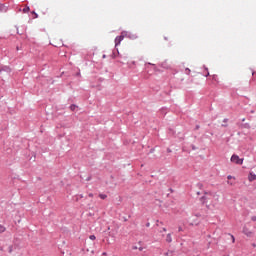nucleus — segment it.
<instances>
[{
  "instance_id": "nucleus-9",
  "label": "nucleus",
  "mask_w": 256,
  "mask_h": 256,
  "mask_svg": "<svg viewBox=\"0 0 256 256\" xmlns=\"http://www.w3.org/2000/svg\"><path fill=\"white\" fill-rule=\"evenodd\" d=\"M89 239H91V241H95V239H97V237H95V235H90Z\"/></svg>"
},
{
  "instance_id": "nucleus-21",
  "label": "nucleus",
  "mask_w": 256,
  "mask_h": 256,
  "mask_svg": "<svg viewBox=\"0 0 256 256\" xmlns=\"http://www.w3.org/2000/svg\"><path fill=\"white\" fill-rule=\"evenodd\" d=\"M179 231H183V229L179 228Z\"/></svg>"
},
{
  "instance_id": "nucleus-11",
  "label": "nucleus",
  "mask_w": 256,
  "mask_h": 256,
  "mask_svg": "<svg viewBox=\"0 0 256 256\" xmlns=\"http://www.w3.org/2000/svg\"><path fill=\"white\" fill-rule=\"evenodd\" d=\"M24 13H27L29 11V7H26L23 9Z\"/></svg>"
},
{
  "instance_id": "nucleus-4",
  "label": "nucleus",
  "mask_w": 256,
  "mask_h": 256,
  "mask_svg": "<svg viewBox=\"0 0 256 256\" xmlns=\"http://www.w3.org/2000/svg\"><path fill=\"white\" fill-rule=\"evenodd\" d=\"M248 181H250V183L253 181H256V174L253 172H250L248 175Z\"/></svg>"
},
{
  "instance_id": "nucleus-1",
  "label": "nucleus",
  "mask_w": 256,
  "mask_h": 256,
  "mask_svg": "<svg viewBox=\"0 0 256 256\" xmlns=\"http://www.w3.org/2000/svg\"><path fill=\"white\" fill-rule=\"evenodd\" d=\"M201 201L203 205H205L206 209L211 211L219 205V194L213 191L204 192V195L201 197Z\"/></svg>"
},
{
  "instance_id": "nucleus-5",
  "label": "nucleus",
  "mask_w": 256,
  "mask_h": 256,
  "mask_svg": "<svg viewBox=\"0 0 256 256\" xmlns=\"http://www.w3.org/2000/svg\"><path fill=\"white\" fill-rule=\"evenodd\" d=\"M243 233H244V235H246L247 237H251V235H253V232H251V231L249 230V228H247V227H244Z\"/></svg>"
},
{
  "instance_id": "nucleus-20",
  "label": "nucleus",
  "mask_w": 256,
  "mask_h": 256,
  "mask_svg": "<svg viewBox=\"0 0 256 256\" xmlns=\"http://www.w3.org/2000/svg\"><path fill=\"white\" fill-rule=\"evenodd\" d=\"M163 231H167V229H166V228H163Z\"/></svg>"
},
{
  "instance_id": "nucleus-6",
  "label": "nucleus",
  "mask_w": 256,
  "mask_h": 256,
  "mask_svg": "<svg viewBox=\"0 0 256 256\" xmlns=\"http://www.w3.org/2000/svg\"><path fill=\"white\" fill-rule=\"evenodd\" d=\"M166 241L167 243H171V241H173V239L171 238V234H167Z\"/></svg>"
},
{
  "instance_id": "nucleus-16",
  "label": "nucleus",
  "mask_w": 256,
  "mask_h": 256,
  "mask_svg": "<svg viewBox=\"0 0 256 256\" xmlns=\"http://www.w3.org/2000/svg\"><path fill=\"white\" fill-rule=\"evenodd\" d=\"M227 179H233V176L229 175V176L227 177Z\"/></svg>"
},
{
  "instance_id": "nucleus-17",
  "label": "nucleus",
  "mask_w": 256,
  "mask_h": 256,
  "mask_svg": "<svg viewBox=\"0 0 256 256\" xmlns=\"http://www.w3.org/2000/svg\"><path fill=\"white\" fill-rule=\"evenodd\" d=\"M232 241L233 243H235V236H232Z\"/></svg>"
},
{
  "instance_id": "nucleus-18",
  "label": "nucleus",
  "mask_w": 256,
  "mask_h": 256,
  "mask_svg": "<svg viewBox=\"0 0 256 256\" xmlns=\"http://www.w3.org/2000/svg\"><path fill=\"white\" fill-rule=\"evenodd\" d=\"M88 197H93V193L88 194Z\"/></svg>"
},
{
  "instance_id": "nucleus-3",
  "label": "nucleus",
  "mask_w": 256,
  "mask_h": 256,
  "mask_svg": "<svg viewBox=\"0 0 256 256\" xmlns=\"http://www.w3.org/2000/svg\"><path fill=\"white\" fill-rule=\"evenodd\" d=\"M230 161L235 165H243V158H240L239 155L236 154L231 156Z\"/></svg>"
},
{
  "instance_id": "nucleus-10",
  "label": "nucleus",
  "mask_w": 256,
  "mask_h": 256,
  "mask_svg": "<svg viewBox=\"0 0 256 256\" xmlns=\"http://www.w3.org/2000/svg\"><path fill=\"white\" fill-rule=\"evenodd\" d=\"M76 107H77V106H75V105H71V106H70L71 111H75Z\"/></svg>"
},
{
  "instance_id": "nucleus-12",
  "label": "nucleus",
  "mask_w": 256,
  "mask_h": 256,
  "mask_svg": "<svg viewBox=\"0 0 256 256\" xmlns=\"http://www.w3.org/2000/svg\"><path fill=\"white\" fill-rule=\"evenodd\" d=\"M9 253H13V246L9 247Z\"/></svg>"
},
{
  "instance_id": "nucleus-14",
  "label": "nucleus",
  "mask_w": 256,
  "mask_h": 256,
  "mask_svg": "<svg viewBox=\"0 0 256 256\" xmlns=\"http://www.w3.org/2000/svg\"><path fill=\"white\" fill-rule=\"evenodd\" d=\"M186 73L189 75V73H191V70L190 69H186Z\"/></svg>"
},
{
  "instance_id": "nucleus-8",
  "label": "nucleus",
  "mask_w": 256,
  "mask_h": 256,
  "mask_svg": "<svg viewBox=\"0 0 256 256\" xmlns=\"http://www.w3.org/2000/svg\"><path fill=\"white\" fill-rule=\"evenodd\" d=\"M100 199H107V194H99Z\"/></svg>"
},
{
  "instance_id": "nucleus-2",
  "label": "nucleus",
  "mask_w": 256,
  "mask_h": 256,
  "mask_svg": "<svg viewBox=\"0 0 256 256\" xmlns=\"http://www.w3.org/2000/svg\"><path fill=\"white\" fill-rule=\"evenodd\" d=\"M125 37H129V39H137L136 35L131 36V33L127 31H123L120 36L115 38V47H117L118 45H121V41H123Z\"/></svg>"
},
{
  "instance_id": "nucleus-19",
  "label": "nucleus",
  "mask_w": 256,
  "mask_h": 256,
  "mask_svg": "<svg viewBox=\"0 0 256 256\" xmlns=\"http://www.w3.org/2000/svg\"><path fill=\"white\" fill-rule=\"evenodd\" d=\"M252 220H253V221H256V216H253V217H252Z\"/></svg>"
},
{
  "instance_id": "nucleus-13",
  "label": "nucleus",
  "mask_w": 256,
  "mask_h": 256,
  "mask_svg": "<svg viewBox=\"0 0 256 256\" xmlns=\"http://www.w3.org/2000/svg\"><path fill=\"white\" fill-rule=\"evenodd\" d=\"M33 13V15H34V19H37V17H39L38 15H37V13H35V12H32Z\"/></svg>"
},
{
  "instance_id": "nucleus-7",
  "label": "nucleus",
  "mask_w": 256,
  "mask_h": 256,
  "mask_svg": "<svg viewBox=\"0 0 256 256\" xmlns=\"http://www.w3.org/2000/svg\"><path fill=\"white\" fill-rule=\"evenodd\" d=\"M6 228L3 225H0V233H5Z\"/></svg>"
},
{
  "instance_id": "nucleus-22",
  "label": "nucleus",
  "mask_w": 256,
  "mask_h": 256,
  "mask_svg": "<svg viewBox=\"0 0 256 256\" xmlns=\"http://www.w3.org/2000/svg\"><path fill=\"white\" fill-rule=\"evenodd\" d=\"M242 121H245V118H243Z\"/></svg>"
},
{
  "instance_id": "nucleus-15",
  "label": "nucleus",
  "mask_w": 256,
  "mask_h": 256,
  "mask_svg": "<svg viewBox=\"0 0 256 256\" xmlns=\"http://www.w3.org/2000/svg\"><path fill=\"white\" fill-rule=\"evenodd\" d=\"M244 127H245L246 129H249V124H245Z\"/></svg>"
}]
</instances>
